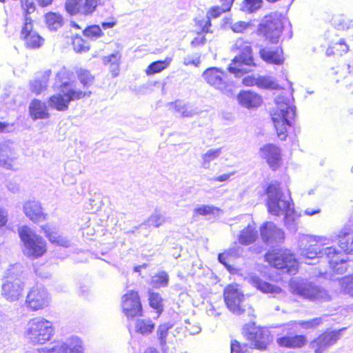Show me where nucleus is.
<instances>
[{"label": "nucleus", "mask_w": 353, "mask_h": 353, "mask_svg": "<svg viewBox=\"0 0 353 353\" xmlns=\"http://www.w3.org/2000/svg\"><path fill=\"white\" fill-rule=\"evenodd\" d=\"M275 105L271 113L272 120L278 137L284 141L288 136V130L292 124V120L296 115V108L291 96H277Z\"/></svg>", "instance_id": "nucleus-4"}, {"label": "nucleus", "mask_w": 353, "mask_h": 353, "mask_svg": "<svg viewBox=\"0 0 353 353\" xmlns=\"http://www.w3.org/2000/svg\"><path fill=\"white\" fill-rule=\"evenodd\" d=\"M230 28L234 32H243L250 25V23H229Z\"/></svg>", "instance_id": "nucleus-58"}, {"label": "nucleus", "mask_w": 353, "mask_h": 353, "mask_svg": "<svg viewBox=\"0 0 353 353\" xmlns=\"http://www.w3.org/2000/svg\"><path fill=\"white\" fill-rule=\"evenodd\" d=\"M70 72L64 67L56 74L53 86L59 92L49 98L48 105L50 108L63 112L68 110L71 101L90 96V92H82L74 88V84L70 81Z\"/></svg>", "instance_id": "nucleus-3"}, {"label": "nucleus", "mask_w": 353, "mask_h": 353, "mask_svg": "<svg viewBox=\"0 0 353 353\" xmlns=\"http://www.w3.org/2000/svg\"><path fill=\"white\" fill-rule=\"evenodd\" d=\"M257 237V231L256 230L254 223H248L246 228L241 232L239 236L240 243L249 245L253 243Z\"/></svg>", "instance_id": "nucleus-33"}, {"label": "nucleus", "mask_w": 353, "mask_h": 353, "mask_svg": "<svg viewBox=\"0 0 353 353\" xmlns=\"http://www.w3.org/2000/svg\"><path fill=\"white\" fill-rule=\"evenodd\" d=\"M225 73L220 69L212 67L206 69L202 74L205 81L215 89L224 92L228 87Z\"/></svg>", "instance_id": "nucleus-18"}, {"label": "nucleus", "mask_w": 353, "mask_h": 353, "mask_svg": "<svg viewBox=\"0 0 353 353\" xmlns=\"http://www.w3.org/2000/svg\"><path fill=\"white\" fill-rule=\"evenodd\" d=\"M78 78L84 87H88L92 84L93 76L86 70L80 69L77 72Z\"/></svg>", "instance_id": "nucleus-48"}, {"label": "nucleus", "mask_w": 353, "mask_h": 353, "mask_svg": "<svg viewBox=\"0 0 353 353\" xmlns=\"http://www.w3.org/2000/svg\"><path fill=\"white\" fill-rule=\"evenodd\" d=\"M121 55L119 52H115L103 57V62L105 65H109V69L113 77L118 76L119 73V65Z\"/></svg>", "instance_id": "nucleus-34"}, {"label": "nucleus", "mask_w": 353, "mask_h": 353, "mask_svg": "<svg viewBox=\"0 0 353 353\" xmlns=\"http://www.w3.org/2000/svg\"><path fill=\"white\" fill-rule=\"evenodd\" d=\"M206 313L209 316L218 317L221 314V312L217 310L212 305H210L206 310Z\"/></svg>", "instance_id": "nucleus-64"}, {"label": "nucleus", "mask_w": 353, "mask_h": 353, "mask_svg": "<svg viewBox=\"0 0 353 353\" xmlns=\"http://www.w3.org/2000/svg\"><path fill=\"white\" fill-rule=\"evenodd\" d=\"M224 300L228 308L235 314H241L245 310L243 294L236 285H228L224 291Z\"/></svg>", "instance_id": "nucleus-13"}, {"label": "nucleus", "mask_w": 353, "mask_h": 353, "mask_svg": "<svg viewBox=\"0 0 353 353\" xmlns=\"http://www.w3.org/2000/svg\"><path fill=\"white\" fill-rule=\"evenodd\" d=\"M174 111L183 117H192L199 114L198 108L191 104L176 101L171 104Z\"/></svg>", "instance_id": "nucleus-32"}, {"label": "nucleus", "mask_w": 353, "mask_h": 353, "mask_svg": "<svg viewBox=\"0 0 353 353\" xmlns=\"http://www.w3.org/2000/svg\"><path fill=\"white\" fill-rule=\"evenodd\" d=\"M52 72L50 70H46L41 74L40 79H35L30 83V91L35 94H39L47 88L48 83Z\"/></svg>", "instance_id": "nucleus-31"}, {"label": "nucleus", "mask_w": 353, "mask_h": 353, "mask_svg": "<svg viewBox=\"0 0 353 353\" xmlns=\"http://www.w3.org/2000/svg\"><path fill=\"white\" fill-rule=\"evenodd\" d=\"M243 83L246 86L257 85V77L247 76L243 79Z\"/></svg>", "instance_id": "nucleus-59"}, {"label": "nucleus", "mask_w": 353, "mask_h": 353, "mask_svg": "<svg viewBox=\"0 0 353 353\" xmlns=\"http://www.w3.org/2000/svg\"><path fill=\"white\" fill-rule=\"evenodd\" d=\"M121 307L128 319H133L142 314V306L137 292L128 290L121 297Z\"/></svg>", "instance_id": "nucleus-14"}, {"label": "nucleus", "mask_w": 353, "mask_h": 353, "mask_svg": "<svg viewBox=\"0 0 353 353\" xmlns=\"http://www.w3.org/2000/svg\"><path fill=\"white\" fill-rule=\"evenodd\" d=\"M266 194L268 212L274 216L284 214L285 226L289 231L295 232L298 229L299 215L295 212L290 196L282 192L276 183L268 185Z\"/></svg>", "instance_id": "nucleus-2"}, {"label": "nucleus", "mask_w": 353, "mask_h": 353, "mask_svg": "<svg viewBox=\"0 0 353 353\" xmlns=\"http://www.w3.org/2000/svg\"><path fill=\"white\" fill-rule=\"evenodd\" d=\"M259 154L273 170L280 166L282 160L281 151L277 145L272 143L266 144L260 149Z\"/></svg>", "instance_id": "nucleus-20"}, {"label": "nucleus", "mask_w": 353, "mask_h": 353, "mask_svg": "<svg viewBox=\"0 0 353 353\" xmlns=\"http://www.w3.org/2000/svg\"><path fill=\"white\" fill-rule=\"evenodd\" d=\"M228 254L226 253H221L218 256L219 261L223 264L225 267L228 268V270L230 271V265L228 263Z\"/></svg>", "instance_id": "nucleus-61"}, {"label": "nucleus", "mask_w": 353, "mask_h": 353, "mask_svg": "<svg viewBox=\"0 0 353 353\" xmlns=\"http://www.w3.org/2000/svg\"><path fill=\"white\" fill-rule=\"evenodd\" d=\"M39 353H83L82 341L77 336H71L65 341H54L38 349Z\"/></svg>", "instance_id": "nucleus-10"}, {"label": "nucleus", "mask_w": 353, "mask_h": 353, "mask_svg": "<svg viewBox=\"0 0 353 353\" xmlns=\"http://www.w3.org/2000/svg\"><path fill=\"white\" fill-rule=\"evenodd\" d=\"M256 86L262 89H276L279 85L272 77L259 76Z\"/></svg>", "instance_id": "nucleus-41"}, {"label": "nucleus", "mask_w": 353, "mask_h": 353, "mask_svg": "<svg viewBox=\"0 0 353 353\" xmlns=\"http://www.w3.org/2000/svg\"><path fill=\"white\" fill-rule=\"evenodd\" d=\"M219 210V209L218 208H216V207H214L212 205H203L196 208L194 210L193 216H196L197 215L206 216V215L214 214L215 212H218Z\"/></svg>", "instance_id": "nucleus-47"}, {"label": "nucleus", "mask_w": 353, "mask_h": 353, "mask_svg": "<svg viewBox=\"0 0 353 353\" xmlns=\"http://www.w3.org/2000/svg\"><path fill=\"white\" fill-rule=\"evenodd\" d=\"M234 174V172L223 174L220 176L214 177L211 180L213 181L225 182V181H227Z\"/></svg>", "instance_id": "nucleus-60"}, {"label": "nucleus", "mask_w": 353, "mask_h": 353, "mask_svg": "<svg viewBox=\"0 0 353 353\" xmlns=\"http://www.w3.org/2000/svg\"><path fill=\"white\" fill-rule=\"evenodd\" d=\"M22 8L26 11V22H32L33 19L30 16L35 10L33 0H25L22 1Z\"/></svg>", "instance_id": "nucleus-52"}, {"label": "nucleus", "mask_w": 353, "mask_h": 353, "mask_svg": "<svg viewBox=\"0 0 353 353\" xmlns=\"http://www.w3.org/2000/svg\"><path fill=\"white\" fill-rule=\"evenodd\" d=\"M265 260L270 265L289 274H295L298 270V262L294 254L288 250H274L265 254Z\"/></svg>", "instance_id": "nucleus-9"}, {"label": "nucleus", "mask_w": 353, "mask_h": 353, "mask_svg": "<svg viewBox=\"0 0 353 353\" xmlns=\"http://www.w3.org/2000/svg\"><path fill=\"white\" fill-rule=\"evenodd\" d=\"M237 99L244 108L250 109L259 107L262 103V99L257 93L248 90L241 92Z\"/></svg>", "instance_id": "nucleus-28"}, {"label": "nucleus", "mask_w": 353, "mask_h": 353, "mask_svg": "<svg viewBox=\"0 0 353 353\" xmlns=\"http://www.w3.org/2000/svg\"><path fill=\"white\" fill-rule=\"evenodd\" d=\"M23 212L32 221L39 223L46 219V214L39 201H28L23 204Z\"/></svg>", "instance_id": "nucleus-25"}, {"label": "nucleus", "mask_w": 353, "mask_h": 353, "mask_svg": "<svg viewBox=\"0 0 353 353\" xmlns=\"http://www.w3.org/2000/svg\"><path fill=\"white\" fill-rule=\"evenodd\" d=\"M166 221V219L165 216L159 212L155 211L153 214H152L150 217L147 219V221L138 227H136L135 229H146L148 227H154L159 228L163 224H164Z\"/></svg>", "instance_id": "nucleus-35"}, {"label": "nucleus", "mask_w": 353, "mask_h": 353, "mask_svg": "<svg viewBox=\"0 0 353 353\" xmlns=\"http://www.w3.org/2000/svg\"><path fill=\"white\" fill-rule=\"evenodd\" d=\"M290 289L292 294L314 302H327L332 299L328 292L322 287L300 279H292Z\"/></svg>", "instance_id": "nucleus-5"}, {"label": "nucleus", "mask_w": 353, "mask_h": 353, "mask_svg": "<svg viewBox=\"0 0 353 353\" xmlns=\"http://www.w3.org/2000/svg\"><path fill=\"white\" fill-rule=\"evenodd\" d=\"M323 319L322 317H316L307 321H299L296 323L303 329H312L318 327L323 323Z\"/></svg>", "instance_id": "nucleus-49"}, {"label": "nucleus", "mask_w": 353, "mask_h": 353, "mask_svg": "<svg viewBox=\"0 0 353 353\" xmlns=\"http://www.w3.org/2000/svg\"><path fill=\"white\" fill-rule=\"evenodd\" d=\"M19 234L23 243V252L28 257L37 259L43 256L46 252L45 240L34 233L26 225L19 228Z\"/></svg>", "instance_id": "nucleus-7"}, {"label": "nucleus", "mask_w": 353, "mask_h": 353, "mask_svg": "<svg viewBox=\"0 0 353 353\" xmlns=\"http://www.w3.org/2000/svg\"><path fill=\"white\" fill-rule=\"evenodd\" d=\"M262 0H244L241 5V10L245 12H253L262 6Z\"/></svg>", "instance_id": "nucleus-43"}, {"label": "nucleus", "mask_w": 353, "mask_h": 353, "mask_svg": "<svg viewBox=\"0 0 353 353\" xmlns=\"http://www.w3.org/2000/svg\"><path fill=\"white\" fill-rule=\"evenodd\" d=\"M62 17L57 13L49 12L46 14V22H62Z\"/></svg>", "instance_id": "nucleus-57"}, {"label": "nucleus", "mask_w": 353, "mask_h": 353, "mask_svg": "<svg viewBox=\"0 0 353 353\" xmlns=\"http://www.w3.org/2000/svg\"><path fill=\"white\" fill-rule=\"evenodd\" d=\"M224 148H211L208 150L201 156L202 167L204 169H210L211 162L216 160L223 152Z\"/></svg>", "instance_id": "nucleus-36"}, {"label": "nucleus", "mask_w": 353, "mask_h": 353, "mask_svg": "<svg viewBox=\"0 0 353 353\" xmlns=\"http://www.w3.org/2000/svg\"><path fill=\"white\" fill-rule=\"evenodd\" d=\"M54 334L52 323L43 317L30 319L26 326L25 335L33 345H41L50 340Z\"/></svg>", "instance_id": "nucleus-6"}, {"label": "nucleus", "mask_w": 353, "mask_h": 353, "mask_svg": "<svg viewBox=\"0 0 353 353\" xmlns=\"http://www.w3.org/2000/svg\"><path fill=\"white\" fill-rule=\"evenodd\" d=\"M50 297L47 290L41 285H35L30 288L26 299L27 307L32 311H37L48 307Z\"/></svg>", "instance_id": "nucleus-12"}, {"label": "nucleus", "mask_w": 353, "mask_h": 353, "mask_svg": "<svg viewBox=\"0 0 353 353\" xmlns=\"http://www.w3.org/2000/svg\"><path fill=\"white\" fill-rule=\"evenodd\" d=\"M231 353H245L247 345H241L239 341L232 340L230 344Z\"/></svg>", "instance_id": "nucleus-56"}, {"label": "nucleus", "mask_w": 353, "mask_h": 353, "mask_svg": "<svg viewBox=\"0 0 353 353\" xmlns=\"http://www.w3.org/2000/svg\"><path fill=\"white\" fill-rule=\"evenodd\" d=\"M339 283L341 290L347 294L353 296V274L343 277Z\"/></svg>", "instance_id": "nucleus-44"}, {"label": "nucleus", "mask_w": 353, "mask_h": 353, "mask_svg": "<svg viewBox=\"0 0 353 353\" xmlns=\"http://www.w3.org/2000/svg\"><path fill=\"white\" fill-rule=\"evenodd\" d=\"M168 283L169 276L165 271H161L151 277L150 284L156 288L166 287Z\"/></svg>", "instance_id": "nucleus-40"}, {"label": "nucleus", "mask_w": 353, "mask_h": 353, "mask_svg": "<svg viewBox=\"0 0 353 353\" xmlns=\"http://www.w3.org/2000/svg\"><path fill=\"white\" fill-rule=\"evenodd\" d=\"M19 264L10 265L6 271V276L1 286V294L8 301H17L21 296L23 290V283L18 277L15 270L19 269Z\"/></svg>", "instance_id": "nucleus-8"}, {"label": "nucleus", "mask_w": 353, "mask_h": 353, "mask_svg": "<svg viewBox=\"0 0 353 353\" xmlns=\"http://www.w3.org/2000/svg\"><path fill=\"white\" fill-rule=\"evenodd\" d=\"M205 39L203 35L199 34L191 42V45L194 47H196L201 44H203Z\"/></svg>", "instance_id": "nucleus-62"}, {"label": "nucleus", "mask_w": 353, "mask_h": 353, "mask_svg": "<svg viewBox=\"0 0 353 353\" xmlns=\"http://www.w3.org/2000/svg\"><path fill=\"white\" fill-rule=\"evenodd\" d=\"M171 61V58H166L164 61H157L152 62L146 69V74L148 75H152L161 72L169 66Z\"/></svg>", "instance_id": "nucleus-39"}, {"label": "nucleus", "mask_w": 353, "mask_h": 353, "mask_svg": "<svg viewBox=\"0 0 353 353\" xmlns=\"http://www.w3.org/2000/svg\"><path fill=\"white\" fill-rule=\"evenodd\" d=\"M155 327V323L150 319H137L135 323V330L137 333L148 336L151 334Z\"/></svg>", "instance_id": "nucleus-37"}, {"label": "nucleus", "mask_w": 353, "mask_h": 353, "mask_svg": "<svg viewBox=\"0 0 353 353\" xmlns=\"http://www.w3.org/2000/svg\"><path fill=\"white\" fill-rule=\"evenodd\" d=\"M259 54L261 59L268 63L281 65L284 61L283 51L278 47H261Z\"/></svg>", "instance_id": "nucleus-27"}, {"label": "nucleus", "mask_w": 353, "mask_h": 353, "mask_svg": "<svg viewBox=\"0 0 353 353\" xmlns=\"http://www.w3.org/2000/svg\"><path fill=\"white\" fill-rule=\"evenodd\" d=\"M42 230L51 243L64 248L71 246L72 239L67 236L58 234L54 227L46 224L42 226Z\"/></svg>", "instance_id": "nucleus-24"}, {"label": "nucleus", "mask_w": 353, "mask_h": 353, "mask_svg": "<svg viewBox=\"0 0 353 353\" xmlns=\"http://www.w3.org/2000/svg\"><path fill=\"white\" fill-rule=\"evenodd\" d=\"M345 329L325 332L311 341L310 348L314 350V353H324L340 339L341 332Z\"/></svg>", "instance_id": "nucleus-15"}, {"label": "nucleus", "mask_w": 353, "mask_h": 353, "mask_svg": "<svg viewBox=\"0 0 353 353\" xmlns=\"http://www.w3.org/2000/svg\"><path fill=\"white\" fill-rule=\"evenodd\" d=\"M246 279L250 284L263 293H270L274 296L283 293L281 288L263 281L256 275L250 274Z\"/></svg>", "instance_id": "nucleus-26"}, {"label": "nucleus", "mask_w": 353, "mask_h": 353, "mask_svg": "<svg viewBox=\"0 0 353 353\" xmlns=\"http://www.w3.org/2000/svg\"><path fill=\"white\" fill-rule=\"evenodd\" d=\"M21 38L24 41L25 46L28 49H38L44 43V39L34 29L33 23H23L21 31Z\"/></svg>", "instance_id": "nucleus-19"}, {"label": "nucleus", "mask_w": 353, "mask_h": 353, "mask_svg": "<svg viewBox=\"0 0 353 353\" xmlns=\"http://www.w3.org/2000/svg\"><path fill=\"white\" fill-rule=\"evenodd\" d=\"M277 344L282 347L300 348L307 343V338L305 335L295 334L294 332L288 330L283 336L277 337Z\"/></svg>", "instance_id": "nucleus-21"}, {"label": "nucleus", "mask_w": 353, "mask_h": 353, "mask_svg": "<svg viewBox=\"0 0 353 353\" xmlns=\"http://www.w3.org/2000/svg\"><path fill=\"white\" fill-rule=\"evenodd\" d=\"M228 10L224 7L221 6H212L207 12L206 17L208 22H210L212 19H216L219 17L223 13L228 12Z\"/></svg>", "instance_id": "nucleus-50"}, {"label": "nucleus", "mask_w": 353, "mask_h": 353, "mask_svg": "<svg viewBox=\"0 0 353 353\" xmlns=\"http://www.w3.org/2000/svg\"><path fill=\"white\" fill-rule=\"evenodd\" d=\"M83 7L80 10L83 15L91 14L96 8L98 0H81Z\"/></svg>", "instance_id": "nucleus-51"}, {"label": "nucleus", "mask_w": 353, "mask_h": 353, "mask_svg": "<svg viewBox=\"0 0 353 353\" xmlns=\"http://www.w3.org/2000/svg\"><path fill=\"white\" fill-rule=\"evenodd\" d=\"M252 55V48L250 46H245L239 56L236 57L232 63L228 67V70L236 77H241L243 74L250 72L254 66Z\"/></svg>", "instance_id": "nucleus-11"}, {"label": "nucleus", "mask_w": 353, "mask_h": 353, "mask_svg": "<svg viewBox=\"0 0 353 353\" xmlns=\"http://www.w3.org/2000/svg\"><path fill=\"white\" fill-rule=\"evenodd\" d=\"M332 49H335L336 51H339V54H341L343 52H347L348 50L347 45L343 41V40H341L339 43H336L334 46L332 48H329L327 50V54H330L331 53H335L333 52Z\"/></svg>", "instance_id": "nucleus-55"}, {"label": "nucleus", "mask_w": 353, "mask_h": 353, "mask_svg": "<svg viewBox=\"0 0 353 353\" xmlns=\"http://www.w3.org/2000/svg\"><path fill=\"white\" fill-rule=\"evenodd\" d=\"M186 323H188L189 326H185V328L187 329V330L190 332V334H199L201 330V328L198 326V325H191L190 323H188V321H185Z\"/></svg>", "instance_id": "nucleus-63"}, {"label": "nucleus", "mask_w": 353, "mask_h": 353, "mask_svg": "<svg viewBox=\"0 0 353 353\" xmlns=\"http://www.w3.org/2000/svg\"><path fill=\"white\" fill-rule=\"evenodd\" d=\"M243 334L251 345L256 349L265 350L270 341V332L265 328L250 327L247 330L245 328Z\"/></svg>", "instance_id": "nucleus-16"}, {"label": "nucleus", "mask_w": 353, "mask_h": 353, "mask_svg": "<svg viewBox=\"0 0 353 353\" xmlns=\"http://www.w3.org/2000/svg\"><path fill=\"white\" fill-rule=\"evenodd\" d=\"M339 245L346 254H353V230L344 227L339 234Z\"/></svg>", "instance_id": "nucleus-29"}, {"label": "nucleus", "mask_w": 353, "mask_h": 353, "mask_svg": "<svg viewBox=\"0 0 353 353\" xmlns=\"http://www.w3.org/2000/svg\"><path fill=\"white\" fill-rule=\"evenodd\" d=\"M163 299L157 292H149V303L151 307L157 310L158 314L163 311Z\"/></svg>", "instance_id": "nucleus-42"}, {"label": "nucleus", "mask_w": 353, "mask_h": 353, "mask_svg": "<svg viewBox=\"0 0 353 353\" xmlns=\"http://www.w3.org/2000/svg\"><path fill=\"white\" fill-rule=\"evenodd\" d=\"M287 11H274L265 17L264 22H284L288 21Z\"/></svg>", "instance_id": "nucleus-45"}, {"label": "nucleus", "mask_w": 353, "mask_h": 353, "mask_svg": "<svg viewBox=\"0 0 353 353\" xmlns=\"http://www.w3.org/2000/svg\"><path fill=\"white\" fill-rule=\"evenodd\" d=\"M65 7L67 12L71 15L77 14H82L80 10L83 7L81 0H67Z\"/></svg>", "instance_id": "nucleus-46"}, {"label": "nucleus", "mask_w": 353, "mask_h": 353, "mask_svg": "<svg viewBox=\"0 0 353 353\" xmlns=\"http://www.w3.org/2000/svg\"><path fill=\"white\" fill-rule=\"evenodd\" d=\"M330 242L331 239L325 236L302 234L299 240L298 252L305 260H314L325 256L334 272L343 274L347 270V260L342 257L341 252L332 246L323 248ZM305 263L310 265L315 263L307 261Z\"/></svg>", "instance_id": "nucleus-1"}, {"label": "nucleus", "mask_w": 353, "mask_h": 353, "mask_svg": "<svg viewBox=\"0 0 353 353\" xmlns=\"http://www.w3.org/2000/svg\"><path fill=\"white\" fill-rule=\"evenodd\" d=\"M172 327L173 324L171 322H165L158 326L157 337L162 347L166 345L168 337L170 335V330L172 329Z\"/></svg>", "instance_id": "nucleus-38"}, {"label": "nucleus", "mask_w": 353, "mask_h": 353, "mask_svg": "<svg viewBox=\"0 0 353 353\" xmlns=\"http://www.w3.org/2000/svg\"><path fill=\"white\" fill-rule=\"evenodd\" d=\"M17 159L14 145L10 141L0 143V166L11 169L13 162Z\"/></svg>", "instance_id": "nucleus-22"}, {"label": "nucleus", "mask_w": 353, "mask_h": 353, "mask_svg": "<svg viewBox=\"0 0 353 353\" xmlns=\"http://www.w3.org/2000/svg\"><path fill=\"white\" fill-rule=\"evenodd\" d=\"M261 236L264 243L272 247L284 239V232L273 222H266L261 227Z\"/></svg>", "instance_id": "nucleus-17"}, {"label": "nucleus", "mask_w": 353, "mask_h": 353, "mask_svg": "<svg viewBox=\"0 0 353 353\" xmlns=\"http://www.w3.org/2000/svg\"><path fill=\"white\" fill-rule=\"evenodd\" d=\"M283 28V23H259L258 34L269 39L272 43H276Z\"/></svg>", "instance_id": "nucleus-23"}, {"label": "nucleus", "mask_w": 353, "mask_h": 353, "mask_svg": "<svg viewBox=\"0 0 353 353\" xmlns=\"http://www.w3.org/2000/svg\"><path fill=\"white\" fill-rule=\"evenodd\" d=\"M72 45L74 50L77 52H85L89 50L88 46L85 41L80 37H75L72 39Z\"/></svg>", "instance_id": "nucleus-53"}, {"label": "nucleus", "mask_w": 353, "mask_h": 353, "mask_svg": "<svg viewBox=\"0 0 353 353\" xmlns=\"http://www.w3.org/2000/svg\"><path fill=\"white\" fill-rule=\"evenodd\" d=\"M102 31L99 26L97 24L92 25L87 28H85L83 31V34L85 37H90L91 39L98 38L101 35Z\"/></svg>", "instance_id": "nucleus-54"}, {"label": "nucleus", "mask_w": 353, "mask_h": 353, "mask_svg": "<svg viewBox=\"0 0 353 353\" xmlns=\"http://www.w3.org/2000/svg\"><path fill=\"white\" fill-rule=\"evenodd\" d=\"M30 114L32 119H45L50 117L46 103L38 99L31 101L29 106Z\"/></svg>", "instance_id": "nucleus-30"}]
</instances>
